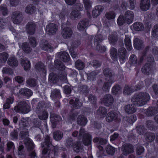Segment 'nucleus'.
<instances>
[{"mask_svg": "<svg viewBox=\"0 0 158 158\" xmlns=\"http://www.w3.org/2000/svg\"><path fill=\"white\" fill-rule=\"evenodd\" d=\"M123 153L126 155L133 152V146L130 144H125L122 148Z\"/></svg>", "mask_w": 158, "mask_h": 158, "instance_id": "13", "label": "nucleus"}, {"mask_svg": "<svg viewBox=\"0 0 158 158\" xmlns=\"http://www.w3.org/2000/svg\"><path fill=\"white\" fill-rule=\"evenodd\" d=\"M2 72L3 73L8 74L9 75H11L13 73L12 70L10 68L8 67L3 68L2 70Z\"/></svg>", "mask_w": 158, "mask_h": 158, "instance_id": "63", "label": "nucleus"}, {"mask_svg": "<svg viewBox=\"0 0 158 158\" xmlns=\"http://www.w3.org/2000/svg\"><path fill=\"white\" fill-rule=\"evenodd\" d=\"M69 103L72 105V108L73 109H78L82 106V102H80L77 98H76L75 100L71 99L69 101Z\"/></svg>", "mask_w": 158, "mask_h": 158, "instance_id": "16", "label": "nucleus"}, {"mask_svg": "<svg viewBox=\"0 0 158 158\" xmlns=\"http://www.w3.org/2000/svg\"><path fill=\"white\" fill-rule=\"evenodd\" d=\"M54 64L56 68L60 70H63L65 69V66L58 60L55 61Z\"/></svg>", "mask_w": 158, "mask_h": 158, "instance_id": "42", "label": "nucleus"}, {"mask_svg": "<svg viewBox=\"0 0 158 158\" xmlns=\"http://www.w3.org/2000/svg\"><path fill=\"white\" fill-rule=\"evenodd\" d=\"M0 10L3 15L6 16L8 15V11L6 5H1L0 6Z\"/></svg>", "mask_w": 158, "mask_h": 158, "instance_id": "50", "label": "nucleus"}, {"mask_svg": "<svg viewBox=\"0 0 158 158\" xmlns=\"http://www.w3.org/2000/svg\"><path fill=\"white\" fill-rule=\"evenodd\" d=\"M35 28L36 25L34 22H28L26 25L27 32L28 34L31 35H33L35 33Z\"/></svg>", "mask_w": 158, "mask_h": 158, "instance_id": "8", "label": "nucleus"}, {"mask_svg": "<svg viewBox=\"0 0 158 158\" xmlns=\"http://www.w3.org/2000/svg\"><path fill=\"white\" fill-rule=\"evenodd\" d=\"M11 18L14 23L18 24L21 23L23 20L22 14L18 11H14L11 15Z\"/></svg>", "mask_w": 158, "mask_h": 158, "instance_id": "4", "label": "nucleus"}, {"mask_svg": "<svg viewBox=\"0 0 158 158\" xmlns=\"http://www.w3.org/2000/svg\"><path fill=\"white\" fill-rule=\"evenodd\" d=\"M24 143L28 150L32 149L34 148V145L32 142L29 138H27L25 139L24 140Z\"/></svg>", "mask_w": 158, "mask_h": 158, "instance_id": "26", "label": "nucleus"}, {"mask_svg": "<svg viewBox=\"0 0 158 158\" xmlns=\"http://www.w3.org/2000/svg\"><path fill=\"white\" fill-rule=\"evenodd\" d=\"M144 137L148 142H151L155 139L154 135L153 133H147L145 135Z\"/></svg>", "mask_w": 158, "mask_h": 158, "instance_id": "38", "label": "nucleus"}, {"mask_svg": "<svg viewBox=\"0 0 158 158\" xmlns=\"http://www.w3.org/2000/svg\"><path fill=\"white\" fill-rule=\"evenodd\" d=\"M134 46L135 48L138 49L143 48L144 47L143 42L137 38L134 40Z\"/></svg>", "mask_w": 158, "mask_h": 158, "instance_id": "22", "label": "nucleus"}, {"mask_svg": "<svg viewBox=\"0 0 158 158\" xmlns=\"http://www.w3.org/2000/svg\"><path fill=\"white\" fill-rule=\"evenodd\" d=\"M27 84L30 87H33L35 86L36 85V82L35 79H29L27 81Z\"/></svg>", "mask_w": 158, "mask_h": 158, "instance_id": "56", "label": "nucleus"}, {"mask_svg": "<svg viewBox=\"0 0 158 158\" xmlns=\"http://www.w3.org/2000/svg\"><path fill=\"white\" fill-rule=\"evenodd\" d=\"M142 72L147 75H148L152 72V68L151 64L149 63H146L142 68Z\"/></svg>", "mask_w": 158, "mask_h": 158, "instance_id": "19", "label": "nucleus"}, {"mask_svg": "<svg viewBox=\"0 0 158 158\" xmlns=\"http://www.w3.org/2000/svg\"><path fill=\"white\" fill-rule=\"evenodd\" d=\"M61 119L60 116L55 114H51L50 115V120L53 123H55L57 122L60 121Z\"/></svg>", "mask_w": 158, "mask_h": 158, "instance_id": "29", "label": "nucleus"}, {"mask_svg": "<svg viewBox=\"0 0 158 158\" xmlns=\"http://www.w3.org/2000/svg\"><path fill=\"white\" fill-rule=\"evenodd\" d=\"M111 56L114 61L117 60V53L116 50H111L110 51Z\"/></svg>", "mask_w": 158, "mask_h": 158, "instance_id": "60", "label": "nucleus"}, {"mask_svg": "<svg viewBox=\"0 0 158 158\" xmlns=\"http://www.w3.org/2000/svg\"><path fill=\"white\" fill-rule=\"evenodd\" d=\"M134 29L137 31H140L144 29V26L143 24L140 22H136L133 25Z\"/></svg>", "mask_w": 158, "mask_h": 158, "instance_id": "30", "label": "nucleus"}, {"mask_svg": "<svg viewBox=\"0 0 158 158\" xmlns=\"http://www.w3.org/2000/svg\"><path fill=\"white\" fill-rule=\"evenodd\" d=\"M58 29V27L57 24L54 23H51L46 26V31L47 34L53 35L56 34Z\"/></svg>", "mask_w": 158, "mask_h": 158, "instance_id": "5", "label": "nucleus"}, {"mask_svg": "<svg viewBox=\"0 0 158 158\" xmlns=\"http://www.w3.org/2000/svg\"><path fill=\"white\" fill-rule=\"evenodd\" d=\"M7 18H4L0 19V29L3 28L8 22Z\"/></svg>", "mask_w": 158, "mask_h": 158, "instance_id": "57", "label": "nucleus"}, {"mask_svg": "<svg viewBox=\"0 0 158 158\" xmlns=\"http://www.w3.org/2000/svg\"><path fill=\"white\" fill-rule=\"evenodd\" d=\"M76 67L78 70H82L84 67V64L80 60H77L75 62Z\"/></svg>", "mask_w": 158, "mask_h": 158, "instance_id": "49", "label": "nucleus"}, {"mask_svg": "<svg viewBox=\"0 0 158 158\" xmlns=\"http://www.w3.org/2000/svg\"><path fill=\"white\" fill-rule=\"evenodd\" d=\"M110 43L112 45L115 44L118 40V37L116 35H110L108 37Z\"/></svg>", "mask_w": 158, "mask_h": 158, "instance_id": "39", "label": "nucleus"}, {"mask_svg": "<svg viewBox=\"0 0 158 158\" xmlns=\"http://www.w3.org/2000/svg\"><path fill=\"white\" fill-rule=\"evenodd\" d=\"M36 8L31 5L27 6L25 9V12L28 14H31L36 11Z\"/></svg>", "mask_w": 158, "mask_h": 158, "instance_id": "34", "label": "nucleus"}, {"mask_svg": "<svg viewBox=\"0 0 158 158\" xmlns=\"http://www.w3.org/2000/svg\"><path fill=\"white\" fill-rule=\"evenodd\" d=\"M151 6L150 0H141L140 7L141 10L146 11L149 10Z\"/></svg>", "mask_w": 158, "mask_h": 158, "instance_id": "12", "label": "nucleus"}, {"mask_svg": "<svg viewBox=\"0 0 158 158\" xmlns=\"http://www.w3.org/2000/svg\"><path fill=\"white\" fill-rule=\"evenodd\" d=\"M21 64L25 71H28L31 68V64L29 60L26 58L21 59Z\"/></svg>", "mask_w": 158, "mask_h": 158, "instance_id": "14", "label": "nucleus"}, {"mask_svg": "<svg viewBox=\"0 0 158 158\" xmlns=\"http://www.w3.org/2000/svg\"><path fill=\"white\" fill-rule=\"evenodd\" d=\"M87 120L86 118L83 115L79 116L77 119V123L81 126L85 125L87 122Z\"/></svg>", "mask_w": 158, "mask_h": 158, "instance_id": "24", "label": "nucleus"}, {"mask_svg": "<svg viewBox=\"0 0 158 158\" xmlns=\"http://www.w3.org/2000/svg\"><path fill=\"white\" fill-rule=\"evenodd\" d=\"M19 92L20 94H24L27 97H30L33 94L32 91L30 89L26 88L20 89Z\"/></svg>", "mask_w": 158, "mask_h": 158, "instance_id": "28", "label": "nucleus"}, {"mask_svg": "<svg viewBox=\"0 0 158 158\" xmlns=\"http://www.w3.org/2000/svg\"><path fill=\"white\" fill-rule=\"evenodd\" d=\"M103 7L101 6H97L95 7L92 12V15L94 18H96L99 16L102 11Z\"/></svg>", "mask_w": 158, "mask_h": 158, "instance_id": "20", "label": "nucleus"}, {"mask_svg": "<svg viewBox=\"0 0 158 158\" xmlns=\"http://www.w3.org/2000/svg\"><path fill=\"white\" fill-rule=\"evenodd\" d=\"M114 101L113 97L110 94H107L104 96L102 102L106 106H109L112 105Z\"/></svg>", "mask_w": 158, "mask_h": 158, "instance_id": "11", "label": "nucleus"}, {"mask_svg": "<svg viewBox=\"0 0 158 158\" xmlns=\"http://www.w3.org/2000/svg\"><path fill=\"white\" fill-rule=\"evenodd\" d=\"M60 58L62 60L65 62H68L70 60L69 54L65 52L60 53Z\"/></svg>", "mask_w": 158, "mask_h": 158, "instance_id": "33", "label": "nucleus"}, {"mask_svg": "<svg viewBox=\"0 0 158 158\" xmlns=\"http://www.w3.org/2000/svg\"><path fill=\"white\" fill-rule=\"evenodd\" d=\"M73 150L76 152H80L82 149V146L79 142H76L72 147Z\"/></svg>", "mask_w": 158, "mask_h": 158, "instance_id": "32", "label": "nucleus"}, {"mask_svg": "<svg viewBox=\"0 0 158 158\" xmlns=\"http://www.w3.org/2000/svg\"><path fill=\"white\" fill-rule=\"evenodd\" d=\"M19 135L21 138L24 139L28 138V133L27 131H21Z\"/></svg>", "mask_w": 158, "mask_h": 158, "instance_id": "64", "label": "nucleus"}, {"mask_svg": "<svg viewBox=\"0 0 158 158\" xmlns=\"http://www.w3.org/2000/svg\"><path fill=\"white\" fill-rule=\"evenodd\" d=\"M93 141L94 142L98 143L100 144L101 145L106 144L107 142L106 139L98 138H94L93 140Z\"/></svg>", "mask_w": 158, "mask_h": 158, "instance_id": "48", "label": "nucleus"}, {"mask_svg": "<svg viewBox=\"0 0 158 158\" xmlns=\"http://www.w3.org/2000/svg\"><path fill=\"white\" fill-rule=\"evenodd\" d=\"M107 113V109L104 107H100L97 110V115L99 118L105 117Z\"/></svg>", "mask_w": 158, "mask_h": 158, "instance_id": "23", "label": "nucleus"}, {"mask_svg": "<svg viewBox=\"0 0 158 158\" xmlns=\"http://www.w3.org/2000/svg\"><path fill=\"white\" fill-rule=\"evenodd\" d=\"M136 130L138 134L139 135H143L144 132H146V129L144 128L143 126H139L136 128Z\"/></svg>", "mask_w": 158, "mask_h": 158, "instance_id": "59", "label": "nucleus"}, {"mask_svg": "<svg viewBox=\"0 0 158 158\" xmlns=\"http://www.w3.org/2000/svg\"><path fill=\"white\" fill-rule=\"evenodd\" d=\"M117 22L118 25H122L124 23H126L125 19L123 16L120 15L118 18Z\"/></svg>", "mask_w": 158, "mask_h": 158, "instance_id": "61", "label": "nucleus"}, {"mask_svg": "<svg viewBox=\"0 0 158 158\" xmlns=\"http://www.w3.org/2000/svg\"><path fill=\"white\" fill-rule=\"evenodd\" d=\"M104 75L107 77L109 78V79L112 78V74L111 70L109 69H105L103 71Z\"/></svg>", "mask_w": 158, "mask_h": 158, "instance_id": "54", "label": "nucleus"}, {"mask_svg": "<svg viewBox=\"0 0 158 158\" xmlns=\"http://www.w3.org/2000/svg\"><path fill=\"white\" fill-rule=\"evenodd\" d=\"M41 146L42 148H44L42 151L43 153L46 154L48 150L50 149L49 148L52 147L49 136L47 135L45 137L44 141L41 143Z\"/></svg>", "mask_w": 158, "mask_h": 158, "instance_id": "6", "label": "nucleus"}, {"mask_svg": "<svg viewBox=\"0 0 158 158\" xmlns=\"http://www.w3.org/2000/svg\"><path fill=\"white\" fill-rule=\"evenodd\" d=\"M121 87L118 85H116L113 87L112 91L114 94L116 95L121 92Z\"/></svg>", "mask_w": 158, "mask_h": 158, "instance_id": "46", "label": "nucleus"}, {"mask_svg": "<svg viewBox=\"0 0 158 158\" xmlns=\"http://www.w3.org/2000/svg\"><path fill=\"white\" fill-rule=\"evenodd\" d=\"M105 16L106 18L108 19H114L115 17V14L113 11H111L106 13Z\"/></svg>", "mask_w": 158, "mask_h": 158, "instance_id": "51", "label": "nucleus"}, {"mask_svg": "<svg viewBox=\"0 0 158 158\" xmlns=\"http://www.w3.org/2000/svg\"><path fill=\"white\" fill-rule=\"evenodd\" d=\"M74 144L72 138H69L66 141V146L68 148H72Z\"/></svg>", "mask_w": 158, "mask_h": 158, "instance_id": "62", "label": "nucleus"}, {"mask_svg": "<svg viewBox=\"0 0 158 158\" xmlns=\"http://www.w3.org/2000/svg\"><path fill=\"white\" fill-rule=\"evenodd\" d=\"M82 135L84 144L85 145H88L90 144L92 139L91 136L86 132H85L83 128H81L80 131L79 137H81Z\"/></svg>", "mask_w": 158, "mask_h": 158, "instance_id": "3", "label": "nucleus"}, {"mask_svg": "<svg viewBox=\"0 0 158 158\" xmlns=\"http://www.w3.org/2000/svg\"><path fill=\"white\" fill-rule=\"evenodd\" d=\"M40 46L41 48L44 49H52V47L46 41H45L44 44H41Z\"/></svg>", "mask_w": 158, "mask_h": 158, "instance_id": "58", "label": "nucleus"}, {"mask_svg": "<svg viewBox=\"0 0 158 158\" xmlns=\"http://www.w3.org/2000/svg\"><path fill=\"white\" fill-rule=\"evenodd\" d=\"M82 16L81 13L75 10H73L70 14V18L72 20H77L80 19Z\"/></svg>", "mask_w": 158, "mask_h": 158, "instance_id": "18", "label": "nucleus"}, {"mask_svg": "<svg viewBox=\"0 0 158 158\" xmlns=\"http://www.w3.org/2000/svg\"><path fill=\"white\" fill-rule=\"evenodd\" d=\"M49 79L51 80L53 83H55L58 79L57 75L54 73H50L49 76Z\"/></svg>", "mask_w": 158, "mask_h": 158, "instance_id": "52", "label": "nucleus"}, {"mask_svg": "<svg viewBox=\"0 0 158 158\" xmlns=\"http://www.w3.org/2000/svg\"><path fill=\"white\" fill-rule=\"evenodd\" d=\"M73 32L71 29L69 27L62 28L61 34L63 37L64 39H68L71 37Z\"/></svg>", "mask_w": 158, "mask_h": 158, "instance_id": "7", "label": "nucleus"}, {"mask_svg": "<svg viewBox=\"0 0 158 158\" xmlns=\"http://www.w3.org/2000/svg\"><path fill=\"white\" fill-rule=\"evenodd\" d=\"M14 110L16 112L26 114L30 111V107L27 103L22 101L20 102L17 106L14 107Z\"/></svg>", "mask_w": 158, "mask_h": 158, "instance_id": "2", "label": "nucleus"}, {"mask_svg": "<svg viewBox=\"0 0 158 158\" xmlns=\"http://www.w3.org/2000/svg\"><path fill=\"white\" fill-rule=\"evenodd\" d=\"M85 9L87 10V13L88 15H89V11L91 8V3L89 0H83Z\"/></svg>", "mask_w": 158, "mask_h": 158, "instance_id": "35", "label": "nucleus"}, {"mask_svg": "<svg viewBox=\"0 0 158 158\" xmlns=\"http://www.w3.org/2000/svg\"><path fill=\"white\" fill-rule=\"evenodd\" d=\"M38 117L39 119L41 120H45L48 118V114L46 111L44 110L40 113L38 114Z\"/></svg>", "mask_w": 158, "mask_h": 158, "instance_id": "43", "label": "nucleus"}, {"mask_svg": "<svg viewBox=\"0 0 158 158\" xmlns=\"http://www.w3.org/2000/svg\"><path fill=\"white\" fill-rule=\"evenodd\" d=\"M8 57V55L6 52H2L0 54V60L2 63H5Z\"/></svg>", "mask_w": 158, "mask_h": 158, "instance_id": "47", "label": "nucleus"}, {"mask_svg": "<svg viewBox=\"0 0 158 158\" xmlns=\"http://www.w3.org/2000/svg\"><path fill=\"white\" fill-rule=\"evenodd\" d=\"M63 136V134L61 132L57 131L54 132L53 133L54 138L56 140H60Z\"/></svg>", "mask_w": 158, "mask_h": 158, "instance_id": "45", "label": "nucleus"}, {"mask_svg": "<svg viewBox=\"0 0 158 158\" xmlns=\"http://www.w3.org/2000/svg\"><path fill=\"white\" fill-rule=\"evenodd\" d=\"M29 43L31 45L33 48L36 45V42L35 37L29 36L28 37Z\"/></svg>", "mask_w": 158, "mask_h": 158, "instance_id": "53", "label": "nucleus"}, {"mask_svg": "<svg viewBox=\"0 0 158 158\" xmlns=\"http://www.w3.org/2000/svg\"><path fill=\"white\" fill-rule=\"evenodd\" d=\"M133 92V89L127 85L125 86L123 93L125 95H129Z\"/></svg>", "mask_w": 158, "mask_h": 158, "instance_id": "44", "label": "nucleus"}, {"mask_svg": "<svg viewBox=\"0 0 158 158\" xmlns=\"http://www.w3.org/2000/svg\"><path fill=\"white\" fill-rule=\"evenodd\" d=\"M128 2L127 3L125 2H123L121 6L123 10H126L128 7L130 9L133 10L135 7L134 0H128Z\"/></svg>", "mask_w": 158, "mask_h": 158, "instance_id": "17", "label": "nucleus"}, {"mask_svg": "<svg viewBox=\"0 0 158 158\" xmlns=\"http://www.w3.org/2000/svg\"><path fill=\"white\" fill-rule=\"evenodd\" d=\"M51 96L53 98L60 97L61 95L60 90L56 89H53L52 92Z\"/></svg>", "mask_w": 158, "mask_h": 158, "instance_id": "37", "label": "nucleus"}, {"mask_svg": "<svg viewBox=\"0 0 158 158\" xmlns=\"http://www.w3.org/2000/svg\"><path fill=\"white\" fill-rule=\"evenodd\" d=\"M134 14L133 12L131 10L126 11L124 17L125 19V21L126 23L128 24H130L131 23L134 19Z\"/></svg>", "mask_w": 158, "mask_h": 158, "instance_id": "9", "label": "nucleus"}, {"mask_svg": "<svg viewBox=\"0 0 158 158\" xmlns=\"http://www.w3.org/2000/svg\"><path fill=\"white\" fill-rule=\"evenodd\" d=\"M106 119L107 122H111L118 119V114L115 112H110L108 114Z\"/></svg>", "mask_w": 158, "mask_h": 158, "instance_id": "15", "label": "nucleus"}, {"mask_svg": "<svg viewBox=\"0 0 158 158\" xmlns=\"http://www.w3.org/2000/svg\"><path fill=\"white\" fill-rule=\"evenodd\" d=\"M35 68L37 71L42 72L44 74L46 73L45 67L41 62L37 63L35 65Z\"/></svg>", "mask_w": 158, "mask_h": 158, "instance_id": "27", "label": "nucleus"}, {"mask_svg": "<svg viewBox=\"0 0 158 158\" xmlns=\"http://www.w3.org/2000/svg\"><path fill=\"white\" fill-rule=\"evenodd\" d=\"M113 80L112 78L108 79L107 81L104 83L102 87V89L104 91H106L109 90L113 82Z\"/></svg>", "mask_w": 158, "mask_h": 158, "instance_id": "25", "label": "nucleus"}, {"mask_svg": "<svg viewBox=\"0 0 158 158\" xmlns=\"http://www.w3.org/2000/svg\"><path fill=\"white\" fill-rule=\"evenodd\" d=\"M125 44L127 49H131L132 48L131 40L129 36L126 35L124 40Z\"/></svg>", "mask_w": 158, "mask_h": 158, "instance_id": "36", "label": "nucleus"}, {"mask_svg": "<svg viewBox=\"0 0 158 158\" xmlns=\"http://www.w3.org/2000/svg\"><path fill=\"white\" fill-rule=\"evenodd\" d=\"M152 35L155 37H158V24L156 25L153 28Z\"/></svg>", "mask_w": 158, "mask_h": 158, "instance_id": "55", "label": "nucleus"}, {"mask_svg": "<svg viewBox=\"0 0 158 158\" xmlns=\"http://www.w3.org/2000/svg\"><path fill=\"white\" fill-rule=\"evenodd\" d=\"M89 22L87 19H85L81 21L77 25V29L79 31H83L89 26Z\"/></svg>", "mask_w": 158, "mask_h": 158, "instance_id": "10", "label": "nucleus"}, {"mask_svg": "<svg viewBox=\"0 0 158 158\" xmlns=\"http://www.w3.org/2000/svg\"><path fill=\"white\" fill-rule=\"evenodd\" d=\"M150 98L149 94L146 93L140 92L135 94L131 99L133 104H130L126 105L124 107L125 111L130 114L135 112L136 108L135 105L138 106H142L149 101Z\"/></svg>", "mask_w": 158, "mask_h": 158, "instance_id": "1", "label": "nucleus"}, {"mask_svg": "<svg viewBox=\"0 0 158 158\" xmlns=\"http://www.w3.org/2000/svg\"><path fill=\"white\" fill-rule=\"evenodd\" d=\"M157 112V110L155 107H151L148 108L146 112V115L148 116H152Z\"/></svg>", "mask_w": 158, "mask_h": 158, "instance_id": "31", "label": "nucleus"}, {"mask_svg": "<svg viewBox=\"0 0 158 158\" xmlns=\"http://www.w3.org/2000/svg\"><path fill=\"white\" fill-rule=\"evenodd\" d=\"M102 37L101 34L96 35L94 40V44L96 46H98L99 44V43L102 42Z\"/></svg>", "mask_w": 158, "mask_h": 158, "instance_id": "40", "label": "nucleus"}, {"mask_svg": "<svg viewBox=\"0 0 158 158\" xmlns=\"http://www.w3.org/2000/svg\"><path fill=\"white\" fill-rule=\"evenodd\" d=\"M106 151L107 154L113 155L115 152V148L110 145H108L106 148Z\"/></svg>", "mask_w": 158, "mask_h": 158, "instance_id": "41", "label": "nucleus"}, {"mask_svg": "<svg viewBox=\"0 0 158 158\" xmlns=\"http://www.w3.org/2000/svg\"><path fill=\"white\" fill-rule=\"evenodd\" d=\"M7 64L12 67H15L18 66V62L17 59L15 57H10L8 59Z\"/></svg>", "mask_w": 158, "mask_h": 158, "instance_id": "21", "label": "nucleus"}]
</instances>
